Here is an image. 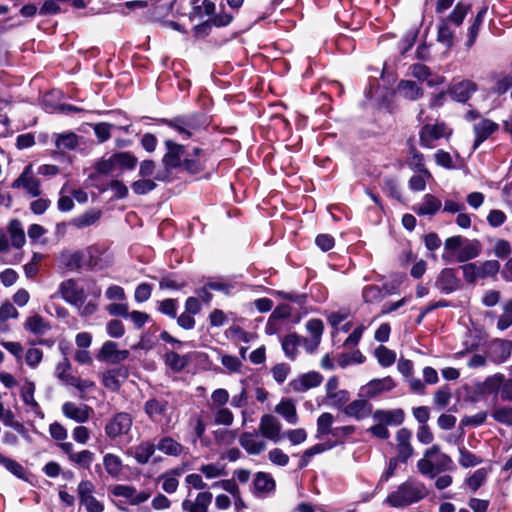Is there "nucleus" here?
Masks as SVG:
<instances>
[{"label":"nucleus","instance_id":"obj_47","mask_svg":"<svg viewBox=\"0 0 512 512\" xmlns=\"http://www.w3.org/2000/svg\"><path fill=\"white\" fill-rule=\"evenodd\" d=\"M34 393L35 384L31 381H26L21 387V398L31 410L36 412L39 409V404L34 398Z\"/></svg>","mask_w":512,"mask_h":512},{"label":"nucleus","instance_id":"obj_19","mask_svg":"<svg viewBox=\"0 0 512 512\" xmlns=\"http://www.w3.org/2000/svg\"><path fill=\"white\" fill-rule=\"evenodd\" d=\"M165 146L167 148V152L162 160L165 166V171L161 174L166 175L167 178L171 169L182 166L183 147L172 140H166Z\"/></svg>","mask_w":512,"mask_h":512},{"label":"nucleus","instance_id":"obj_42","mask_svg":"<svg viewBox=\"0 0 512 512\" xmlns=\"http://www.w3.org/2000/svg\"><path fill=\"white\" fill-rule=\"evenodd\" d=\"M487 11H488L487 7L481 8L475 17L473 24L468 29V34H467L468 38L465 43L467 48H471L473 46V44L475 43L476 38L478 36L479 29L484 21Z\"/></svg>","mask_w":512,"mask_h":512},{"label":"nucleus","instance_id":"obj_40","mask_svg":"<svg viewBox=\"0 0 512 512\" xmlns=\"http://www.w3.org/2000/svg\"><path fill=\"white\" fill-rule=\"evenodd\" d=\"M24 327L33 334L43 335L50 329V324L42 316L35 314L27 318Z\"/></svg>","mask_w":512,"mask_h":512},{"label":"nucleus","instance_id":"obj_39","mask_svg":"<svg viewBox=\"0 0 512 512\" xmlns=\"http://www.w3.org/2000/svg\"><path fill=\"white\" fill-rule=\"evenodd\" d=\"M53 137L56 149L61 153L74 150L78 145V137L72 132L54 134Z\"/></svg>","mask_w":512,"mask_h":512},{"label":"nucleus","instance_id":"obj_52","mask_svg":"<svg viewBox=\"0 0 512 512\" xmlns=\"http://www.w3.org/2000/svg\"><path fill=\"white\" fill-rule=\"evenodd\" d=\"M437 40L445 45L447 48H451L454 40V31L451 29L448 20H443L438 27Z\"/></svg>","mask_w":512,"mask_h":512},{"label":"nucleus","instance_id":"obj_3","mask_svg":"<svg viewBox=\"0 0 512 512\" xmlns=\"http://www.w3.org/2000/svg\"><path fill=\"white\" fill-rule=\"evenodd\" d=\"M452 459L441 452L438 445H433L424 452V457L417 462V468L422 475L435 477L437 473L449 470Z\"/></svg>","mask_w":512,"mask_h":512},{"label":"nucleus","instance_id":"obj_16","mask_svg":"<svg viewBox=\"0 0 512 512\" xmlns=\"http://www.w3.org/2000/svg\"><path fill=\"white\" fill-rule=\"evenodd\" d=\"M282 425L279 419L272 414H264L260 418L259 433L266 439L277 443L281 440Z\"/></svg>","mask_w":512,"mask_h":512},{"label":"nucleus","instance_id":"obj_6","mask_svg":"<svg viewBox=\"0 0 512 512\" xmlns=\"http://www.w3.org/2000/svg\"><path fill=\"white\" fill-rule=\"evenodd\" d=\"M452 134L453 129L443 121L425 124L419 131V142L422 147L432 149L439 140H449Z\"/></svg>","mask_w":512,"mask_h":512},{"label":"nucleus","instance_id":"obj_50","mask_svg":"<svg viewBox=\"0 0 512 512\" xmlns=\"http://www.w3.org/2000/svg\"><path fill=\"white\" fill-rule=\"evenodd\" d=\"M418 171L419 174L413 175L408 183L410 190L416 192L425 190L426 181L431 178V173L426 168H422Z\"/></svg>","mask_w":512,"mask_h":512},{"label":"nucleus","instance_id":"obj_15","mask_svg":"<svg viewBox=\"0 0 512 512\" xmlns=\"http://www.w3.org/2000/svg\"><path fill=\"white\" fill-rule=\"evenodd\" d=\"M323 381V376L317 371H309L292 379L288 386L293 392L303 393L318 387Z\"/></svg>","mask_w":512,"mask_h":512},{"label":"nucleus","instance_id":"obj_31","mask_svg":"<svg viewBox=\"0 0 512 512\" xmlns=\"http://www.w3.org/2000/svg\"><path fill=\"white\" fill-rule=\"evenodd\" d=\"M185 472L183 467L173 468L161 474L157 481L161 483V488L164 492L172 494L176 492L179 481L178 478Z\"/></svg>","mask_w":512,"mask_h":512},{"label":"nucleus","instance_id":"obj_41","mask_svg":"<svg viewBox=\"0 0 512 512\" xmlns=\"http://www.w3.org/2000/svg\"><path fill=\"white\" fill-rule=\"evenodd\" d=\"M386 294H392L390 290L384 287H379L377 285H368L365 286L362 290V298L365 303H374L381 301Z\"/></svg>","mask_w":512,"mask_h":512},{"label":"nucleus","instance_id":"obj_53","mask_svg":"<svg viewBox=\"0 0 512 512\" xmlns=\"http://www.w3.org/2000/svg\"><path fill=\"white\" fill-rule=\"evenodd\" d=\"M193 155H187L182 163V166L186 171L195 174L200 172L203 169V165L201 160L199 159V149L193 150Z\"/></svg>","mask_w":512,"mask_h":512},{"label":"nucleus","instance_id":"obj_43","mask_svg":"<svg viewBox=\"0 0 512 512\" xmlns=\"http://www.w3.org/2000/svg\"><path fill=\"white\" fill-rule=\"evenodd\" d=\"M211 413L214 424L223 426H231L233 424L234 415L229 408L225 406L211 407Z\"/></svg>","mask_w":512,"mask_h":512},{"label":"nucleus","instance_id":"obj_12","mask_svg":"<svg viewBox=\"0 0 512 512\" xmlns=\"http://www.w3.org/2000/svg\"><path fill=\"white\" fill-rule=\"evenodd\" d=\"M130 355L129 350L119 349L118 343L107 340L99 349L96 358L100 362H106L109 364H119L125 361Z\"/></svg>","mask_w":512,"mask_h":512},{"label":"nucleus","instance_id":"obj_63","mask_svg":"<svg viewBox=\"0 0 512 512\" xmlns=\"http://www.w3.org/2000/svg\"><path fill=\"white\" fill-rule=\"evenodd\" d=\"M282 437H286L292 445H299L306 441L307 432L303 428L287 430Z\"/></svg>","mask_w":512,"mask_h":512},{"label":"nucleus","instance_id":"obj_14","mask_svg":"<svg viewBox=\"0 0 512 512\" xmlns=\"http://www.w3.org/2000/svg\"><path fill=\"white\" fill-rule=\"evenodd\" d=\"M13 188H23L32 197L41 194L40 181L34 176L32 164L27 165L20 176L12 183Z\"/></svg>","mask_w":512,"mask_h":512},{"label":"nucleus","instance_id":"obj_37","mask_svg":"<svg viewBox=\"0 0 512 512\" xmlns=\"http://www.w3.org/2000/svg\"><path fill=\"white\" fill-rule=\"evenodd\" d=\"M166 180V175H162L160 172L154 176V179L142 178L137 181H134L131 184L132 191L136 195H145L156 188L155 181H164Z\"/></svg>","mask_w":512,"mask_h":512},{"label":"nucleus","instance_id":"obj_33","mask_svg":"<svg viewBox=\"0 0 512 512\" xmlns=\"http://www.w3.org/2000/svg\"><path fill=\"white\" fill-rule=\"evenodd\" d=\"M504 375L501 373H496L492 376L487 377L482 383L478 384L477 392L480 395H497L500 392L502 396V387H503Z\"/></svg>","mask_w":512,"mask_h":512},{"label":"nucleus","instance_id":"obj_44","mask_svg":"<svg viewBox=\"0 0 512 512\" xmlns=\"http://www.w3.org/2000/svg\"><path fill=\"white\" fill-rule=\"evenodd\" d=\"M8 231L11 238L12 246L21 248L25 244V233L19 220L14 219L10 221Z\"/></svg>","mask_w":512,"mask_h":512},{"label":"nucleus","instance_id":"obj_26","mask_svg":"<svg viewBox=\"0 0 512 512\" xmlns=\"http://www.w3.org/2000/svg\"><path fill=\"white\" fill-rule=\"evenodd\" d=\"M442 207V202L433 194H425L420 202L413 205L412 210L419 216H433Z\"/></svg>","mask_w":512,"mask_h":512},{"label":"nucleus","instance_id":"obj_22","mask_svg":"<svg viewBox=\"0 0 512 512\" xmlns=\"http://www.w3.org/2000/svg\"><path fill=\"white\" fill-rule=\"evenodd\" d=\"M239 444L250 455H259L266 450V442L257 432H244L239 437Z\"/></svg>","mask_w":512,"mask_h":512},{"label":"nucleus","instance_id":"obj_18","mask_svg":"<svg viewBox=\"0 0 512 512\" xmlns=\"http://www.w3.org/2000/svg\"><path fill=\"white\" fill-rule=\"evenodd\" d=\"M156 451V444L151 440H142L138 444L128 448L125 454L132 457L137 464H147Z\"/></svg>","mask_w":512,"mask_h":512},{"label":"nucleus","instance_id":"obj_45","mask_svg":"<svg viewBox=\"0 0 512 512\" xmlns=\"http://www.w3.org/2000/svg\"><path fill=\"white\" fill-rule=\"evenodd\" d=\"M301 344V337L297 334H289L282 340V349L285 355L294 360L298 354V346Z\"/></svg>","mask_w":512,"mask_h":512},{"label":"nucleus","instance_id":"obj_20","mask_svg":"<svg viewBox=\"0 0 512 512\" xmlns=\"http://www.w3.org/2000/svg\"><path fill=\"white\" fill-rule=\"evenodd\" d=\"M435 287L443 294H451L459 289L460 279L452 268H444L440 271L435 281Z\"/></svg>","mask_w":512,"mask_h":512},{"label":"nucleus","instance_id":"obj_23","mask_svg":"<svg viewBox=\"0 0 512 512\" xmlns=\"http://www.w3.org/2000/svg\"><path fill=\"white\" fill-rule=\"evenodd\" d=\"M477 86L470 80H461L452 83L447 93L452 97L453 100L461 103L467 102L472 94L476 91Z\"/></svg>","mask_w":512,"mask_h":512},{"label":"nucleus","instance_id":"obj_21","mask_svg":"<svg viewBox=\"0 0 512 512\" xmlns=\"http://www.w3.org/2000/svg\"><path fill=\"white\" fill-rule=\"evenodd\" d=\"M112 493L116 497L125 498L131 505L144 503L150 497V494L145 491H137L135 487L123 484L114 486Z\"/></svg>","mask_w":512,"mask_h":512},{"label":"nucleus","instance_id":"obj_62","mask_svg":"<svg viewBox=\"0 0 512 512\" xmlns=\"http://www.w3.org/2000/svg\"><path fill=\"white\" fill-rule=\"evenodd\" d=\"M503 310V314L499 317L497 322V328L501 331L512 326V300L504 305Z\"/></svg>","mask_w":512,"mask_h":512},{"label":"nucleus","instance_id":"obj_4","mask_svg":"<svg viewBox=\"0 0 512 512\" xmlns=\"http://www.w3.org/2000/svg\"><path fill=\"white\" fill-rule=\"evenodd\" d=\"M98 248L90 246L84 250H66L59 257L60 267L68 271H76L82 267H95L97 265Z\"/></svg>","mask_w":512,"mask_h":512},{"label":"nucleus","instance_id":"obj_59","mask_svg":"<svg viewBox=\"0 0 512 512\" xmlns=\"http://www.w3.org/2000/svg\"><path fill=\"white\" fill-rule=\"evenodd\" d=\"M69 460L81 467L89 468L94 460V453L90 450H82L71 455Z\"/></svg>","mask_w":512,"mask_h":512},{"label":"nucleus","instance_id":"obj_25","mask_svg":"<svg viewBox=\"0 0 512 512\" xmlns=\"http://www.w3.org/2000/svg\"><path fill=\"white\" fill-rule=\"evenodd\" d=\"M396 90L402 98L409 101H417L424 96V88L421 84L410 79L400 80Z\"/></svg>","mask_w":512,"mask_h":512},{"label":"nucleus","instance_id":"obj_55","mask_svg":"<svg viewBox=\"0 0 512 512\" xmlns=\"http://www.w3.org/2000/svg\"><path fill=\"white\" fill-rule=\"evenodd\" d=\"M375 356L379 364L383 367L391 366L396 360V354L385 346H379L375 350Z\"/></svg>","mask_w":512,"mask_h":512},{"label":"nucleus","instance_id":"obj_9","mask_svg":"<svg viewBox=\"0 0 512 512\" xmlns=\"http://www.w3.org/2000/svg\"><path fill=\"white\" fill-rule=\"evenodd\" d=\"M134 419L127 412H118L105 424L104 431L108 439L114 441L127 436L133 426Z\"/></svg>","mask_w":512,"mask_h":512},{"label":"nucleus","instance_id":"obj_49","mask_svg":"<svg viewBox=\"0 0 512 512\" xmlns=\"http://www.w3.org/2000/svg\"><path fill=\"white\" fill-rule=\"evenodd\" d=\"M199 471L206 479H214L227 474L225 465L219 462L201 465Z\"/></svg>","mask_w":512,"mask_h":512},{"label":"nucleus","instance_id":"obj_36","mask_svg":"<svg viewBox=\"0 0 512 512\" xmlns=\"http://www.w3.org/2000/svg\"><path fill=\"white\" fill-rule=\"evenodd\" d=\"M275 412L281 415L291 425L298 423L297 409L292 399H282L275 406Z\"/></svg>","mask_w":512,"mask_h":512},{"label":"nucleus","instance_id":"obj_2","mask_svg":"<svg viewBox=\"0 0 512 512\" xmlns=\"http://www.w3.org/2000/svg\"><path fill=\"white\" fill-rule=\"evenodd\" d=\"M445 251L449 254H443L442 258L449 261L450 257L455 256L458 262H467L477 258L482 250L480 241L474 239L469 240L462 236H452L445 240Z\"/></svg>","mask_w":512,"mask_h":512},{"label":"nucleus","instance_id":"obj_13","mask_svg":"<svg viewBox=\"0 0 512 512\" xmlns=\"http://www.w3.org/2000/svg\"><path fill=\"white\" fill-rule=\"evenodd\" d=\"M204 124L201 116L181 117L169 122L170 127L184 139L191 137Z\"/></svg>","mask_w":512,"mask_h":512},{"label":"nucleus","instance_id":"obj_46","mask_svg":"<svg viewBox=\"0 0 512 512\" xmlns=\"http://www.w3.org/2000/svg\"><path fill=\"white\" fill-rule=\"evenodd\" d=\"M254 488L258 493L271 492L275 488V481L269 474L258 472L254 479Z\"/></svg>","mask_w":512,"mask_h":512},{"label":"nucleus","instance_id":"obj_32","mask_svg":"<svg viewBox=\"0 0 512 512\" xmlns=\"http://www.w3.org/2000/svg\"><path fill=\"white\" fill-rule=\"evenodd\" d=\"M212 493L208 491L197 494L194 501L184 500L182 508L186 512H208V507L212 501Z\"/></svg>","mask_w":512,"mask_h":512},{"label":"nucleus","instance_id":"obj_11","mask_svg":"<svg viewBox=\"0 0 512 512\" xmlns=\"http://www.w3.org/2000/svg\"><path fill=\"white\" fill-rule=\"evenodd\" d=\"M408 77L414 78L418 83H426L429 87H435L444 83L445 78L434 73L428 66L422 63H415L407 70Z\"/></svg>","mask_w":512,"mask_h":512},{"label":"nucleus","instance_id":"obj_7","mask_svg":"<svg viewBox=\"0 0 512 512\" xmlns=\"http://www.w3.org/2000/svg\"><path fill=\"white\" fill-rule=\"evenodd\" d=\"M463 278L467 283L473 284L478 279L494 277L500 271L497 260H487L482 263H467L461 266Z\"/></svg>","mask_w":512,"mask_h":512},{"label":"nucleus","instance_id":"obj_48","mask_svg":"<svg viewBox=\"0 0 512 512\" xmlns=\"http://www.w3.org/2000/svg\"><path fill=\"white\" fill-rule=\"evenodd\" d=\"M100 218L99 211H88L71 220V225L78 229H82L93 225Z\"/></svg>","mask_w":512,"mask_h":512},{"label":"nucleus","instance_id":"obj_24","mask_svg":"<svg viewBox=\"0 0 512 512\" xmlns=\"http://www.w3.org/2000/svg\"><path fill=\"white\" fill-rule=\"evenodd\" d=\"M62 413L65 417L77 423H85L90 418L93 410L85 404L77 405L68 401L62 405Z\"/></svg>","mask_w":512,"mask_h":512},{"label":"nucleus","instance_id":"obj_57","mask_svg":"<svg viewBox=\"0 0 512 512\" xmlns=\"http://www.w3.org/2000/svg\"><path fill=\"white\" fill-rule=\"evenodd\" d=\"M492 417L495 421L511 426L512 425V407L500 406L496 407L492 412Z\"/></svg>","mask_w":512,"mask_h":512},{"label":"nucleus","instance_id":"obj_56","mask_svg":"<svg viewBox=\"0 0 512 512\" xmlns=\"http://www.w3.org/2000/svg\"><path fill=\"white\" fill-rule=\"evenodd\" d=\"M70 371L71 364L67 358H64L56 365L55 375L62 383L68 385L70 383L69 379L73 378V375H71Z\"/></svg>","mask_w":512,"mask_h":512},{"label":"nucleus","instance_id":"obj_54","mask_svg":"<svg viewBox=\"0 0 512 512\" xmlns=\"http://www.w3.org/2000/svg\"><path fill=\"white\" fill-rule=\"evenodd\" d=\"M221 364L227 369L229 373H240L242 368V360L236 356L219 353Z\"/></svg>","mask_w":512,"mask_h":512},{"label":"nucleus","instance_id":"obj_27","mask_svg":"<svg viewBox=\"0 0 512 512\" xmlns=\"http://www.w3.org/2000/svg\"><path fill=\"white\" fill-rule=\"evenodd\" d=\"M395 387V382L391 377H384L381 379H373L366 385L361 387V394L366 397H375L383 392L392 390Z\"/></svg>","mask_w":512,"mask_h":512},{"label":"nucleus","instance_id":"obj_8","mask_svg":"<svg viewBox=\"0 0 512 512\" xmlns=\"http://www.w3.org/2000/svg\"><path fill=\"white\" fill-rule=\"evenodd\" d=\"M54 297H60L72 306H80L85 302L87 295L79 280L69 278L59 284Z\"/></svg>","mask_w":512,"mask_h":512},{"label":"nucleus","instance_id":"obj_51","mask_svg":"<svg viewBox=\"0 0 512 512\" xmlns=\"http://www.w3.org/2000/svg\"><path fill=\"white\" fill-rule=\"evenodd\" d=\"M334 417L331 413H322L317 419V438L331 434Z\"/></svg>","mask_w":512,"mask_h":512},{"label":"nucleus","instance_id":"obj_10","mask_svg":"<svg viewBox=\"0 0 512 512\" xmlns=\"http://www.w3.org/2000/svg\"><path fill=\"white\" fill-rule=\"evenodd\" d=\"M144 412L148 418L160 425H169L171 422L172 407L162 398L148 399L144 404Z\"/></svg>","mask_w":512,"mask_h":512},{"label":"nucleus","instance_id":"obj_35","mask_svg":"<svg viewBox=\"0 0 512 512\" xmlns=\"http://www.w3.org/2000/svg\"><path fill=\"white\" fill-rule=\"evenodd\" d=\"M156 449L165 455L178 457L184 451V446L170 436H163L158 440Z\"/></svg>","mask_w":512,"mask_h":512},{"label":"nucleus","instance_id":"obj_38","mask_svg":"<svg viewBox=\"0 0 512 512\" xmlns=\"http://www.w3.org/2000/svg\"><path fill=\"white\" fill-rule=\"evenodd\" d=\"M344 412L349 417L356 419H363L367 417L371 412V406L366 400L359 399L346 405Z\"/></svg>","mask_w":512,"mask_h":512},{"label":"nucleus","instance_id":"obj_17","mask_svg":"<svg viewBox=\"0 0 512 512\" xmlns=\"http://www.w3.org/2000/svg\"><path fill=\"white\" fill-rule=\"evenodd\" d=\"M412 432L407 428H400L395 435V448L400 462L406 463L414 454V448L411 444Z\"/></svg>","mask_w":512,"mask_h":512},{"label":"nucleus","instance_id":"obj_1","mask_svg":"<svg viewBox=\"0 0 512 512\" xmlns=\"http://www.w3.org/2000/svg\"><path fill=\"white\" fill-rule=\"evenodd\" d=\"M427 494V488L422 482L409 478L387 497L386 502L392 507L401 508L419 502Z\"/></svg>","mask_w":512,"mask_h":512},{"label":"nucleus","instance_id":"obj_29","mask_svg":"<svg viewBox=\"0 0 512 512\" xmlns=\"http://www.w3.org/2000/svg\"><path fill=\"white\" fill-rule=\"evenodd\" d=\"M499 128V125L490 119H481L474 124L473 131L475 134V142L473 149H477L482 142L488 139Z\"/></svg>","mask_w":512,"mask_h":512},{"label":"nucleus","instance_id":"obj_30","mask_svg":"<svg viewBox=\"0 0 512 512\" xmlns=\"http://www.w3.org/2000/svg\"><path fill=\"white\" fill-rule=\"evenodd\" d=\"M127 376L128 371L124 367L110 369L102 374V384L111 391H117Z\"/></svg>","mask_w":512,"mask_h":512},{"label":"nucleus","instance_id":"obj_58","mask_svg":"<svg viewBox=\"0 0 512 512\" xmlns=\"http://www.w3.org/2000/svg\"><path fill=\"white\" fill-rule=\"evenodd\" d=\"M459 454H460L459 464L462 467H465V468L474 467L482 462V459L480 457L471 453L464 447L459 448Z\"/></svg>","mask_w":512,"mask_h":512},{"label":"nucleus","instance_id":"obj_34","mask_svg":"<svg viewBox=\"0 0 512 512\" xmlns=\"http://www.w3.org/2000/svg\"><path fill=\"white\" fill-rule=\"evenodd\" d=\"M103 467L106 473L113 479H120L124 471L122 459L114 453H106L103 456Z\"/></svg>","mask_w":512,"mask_h":512},{"label":"nucleus","instance_id":"obj_28","mask_svg":"<svg viewBox=\"0 0 512 512\" xmlns=\"http://www.w3.org/2000/svg\"><path fill=\"white\" fill-rule=\"evenodd\" d=\"M372 418L375 422H380L386 426H398L404 422L405 413L400 408L392 410L377 409L373 412Z\"/></svg>","mask_w":512,"mask_h":512},{"label":"nucleus","instance_id":"obj_5","mask_svg":"<svg viewBox=\"0 0 512 512\" xmlns=\"http://www.w3.org/2000/svg\"><path fill=\"white\" fill-rule=\"evenodd\" d=\"M137 158L130 152H118L103 158L97 164V171L102 174H119L124 170H133Z\"/></svg>","mask_w":512,"mask_h":512},{"label":"nucleus","instance_id":"obj_64","mask_svg":"<svg viewBox=\"0 0 512 512\" xmlns=\"http://www.w3.org/2000/svg\"><path fill=\"white\" fill-rule=\"evenodd\" d=\"M486 477H487L486 470L478 469L467 479V485L469 486V488L472 491H476L485 482Z\"/></svg>","mask_w":512,"mask_h":512},{"label":"nucleus","instance_id":"obj_60","mask_svg":"<svg viewBox=\"0 0 512 512\" xmlns=\"http://www.w3.org/2000/svg\"><path fill=\"white\" fill-rule=\"evenodd\" d=\"M187 356H180L175 352H168L166 354V364L175 371L182 370L188 363Z\"/></svg>","mask_w":512,"mask_h":512},{"label":"nucleus","instance_id":"obj_61","mask_svg":"<svg viewBox=\"0 0 512 512\" xmlns=\"http://www.w3.org/2000/svg\"><path fill=\"white\" fill-rule=\"evenodd\" d=\"M469 9V5L461 2L458 3L451 12L449 18L447 19L448 22H453L455 25L459 26L465 19Z\"/></svg>","mask_w":512,"mask_h":512}]
</instances>
